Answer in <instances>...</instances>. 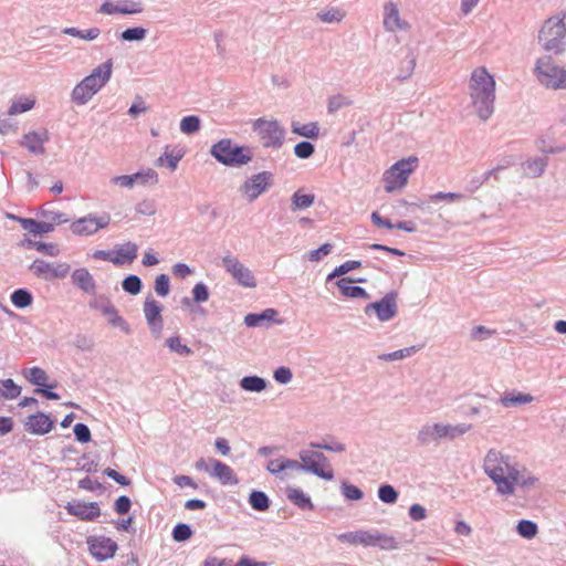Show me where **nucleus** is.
<instances>
[{
	"mask_svg": "<svg viewBox=\"0 0 566 566\" xmlns=\"http://www.w3.org/2000/svg\"><path fill=\"white\" fill-rule=\"evenodd\" d=\"M483 469L496 485V491L502 495L513 494L515 486L531 488L537 483V479L531 475L526 469L518 470L511 464L509 457L496 450H490L486 453Z\"/></svg>",
	"mask_w": 566,
	"mask_h": 566,
	"instance_id": "1",
	"label": "nucleus"
},
{
	"mask_svg": "<svg viewBox=\"0 0 566 566\" xmlns=\"http://www.w3.org/2000/svg\"><path fill=\"white\" fill-rule=\"evenodd\" d=\"M469 93L478 115L486 120L493 113L495 99V80L486 67L479 66L472 71Z\"/></svg>",
	"mask_w": 566,
	"mask_h": 566,
	"instance_id": "2",
	"label": "nucleus"
},
{
	"mask_svg": "<svg viewBox=\"0 0 566 566\" xmlns=\"http://www.w3.org/2000/svg\"><path fill=\"white\" fill-rule=\"evenodd\" d=\"M113 71L112 60H107L84 77L72 91V99L78 104H86L109 81Z\"/></svg>",
	"mask_w": 566,
	"mask_h": 566,
	"instance_id": "3",
	"label": "nucleus"
},
{
	"mask_svg": "<svg viewBox=\"0 0 566 566\" xmlns=\"http://www.w3.org/2000/svg\"><path fill=\"white\" fill-rule=\"evenodd\" d=\"M565 18L566 13L560 12L548 18L543 23L538 33V40L546 51L559 53L564 50V40L566 38Z\"/></svg>",
	"mask_w": 566,
	"mask_h": 566,
	"instance_id": "4",
	"label": "nucleus"
},
{
	"mask_svg": "<svg viewBox=\"0 0 566 566\" xmlns=\"http://www.w3.org/2000/svg\"><path fill=\"white\" fill-rule=\"evenodd\" d=\"M418 163L419 160L416 156H410L395 163L384 174L382 180L385 190L387 192H394L402 189L407 185L410 175L417 169Z\"/></svg>",
	"mask_w": 566,
	"mask_h": 566,
	"instance_id": "5",
	"label": "nucleus"
},
{
	"mask_svg": "<svg viewBox=\"0 0 566 566\" xmlns=\"http://www.w3.org/2000/svg\"><path fill=\"white\" fill-rule=\"evenodd\" d=\"M535 75L544 86L553 90H566V70L553 61L551 56L537 60Z\"/></svg>",
	"mask_w": 566,
	"mask_h": 566,
	"instance_id": "6",
	"label": "nucleus"
},
{
	"mask_svg": "<svg viewBox=\"0 0 566 566\" xmlns=\"http://www.w3.org/2000/svg\"><path fill=\"white\" fill-rule=\"evenodd\" d=\"M211 154L224 165H243L251 160L249 150L234 146L230 139H222L214 144Z\"/></svg>",
	"mask_w": 566,
	"mask_h": 566,
	"instance_id": "7",
	"label": "nucleus"
},
{
	"mask_svg": "<svg viewBox=\"0 0 566 566\" xmlns=\"http://www.w3.org/2000/svg\"><path fill=\"white\" fill-rule=\"evenodd\" d=\"M255 132L264 147L280 148L284 139V129L276 119L258 118L253 123Z\"/></svg>",
	"mask_w": 566,
	"mask_h": 566,
	"instance_id": "8",
	"label": "nucleus"
},
{
	"mask_svg": "<svg viewBox=\"0 0 566 566\" xmlns=\"http://www.w3.org/2000/svg\"><path fill=\"white\" fill-rule=\"evenodd\" d=\"M300 459L302 461V469L310 471L315 475L325 479L333 480L334 472L327 463L326 457L318 451L303 450L300 452Z\"/></svg>",
	"mask_w": 566,
	"mask_h": 566,
	"instance_id": "9",
	"label": "nucleus"
},
{
	"mask_svg": "<svg viewBox=\"0 0 566 566\" xmlns=\"http://www.w3.org/2000/svg\"><path fill=\"white\" fill-rule=\"evenodd\" d=\"M111 222V216L103 213L101 216L88 214L71 223V230L77 235H91L99 229L106 228Z\"/></svg>",
	"mask_w": 566,
	"mask_h": 566,
	"instance_id": "10",
	"label": "nucleus"
},
{
	"mask_svg": "<svg viewBox=\"0 0 566 566\" xmlns=\"http://www.w3.org/2000/svg\"><path fill=\"white\" fill-rule=\"evenodd\" d=\"M222 264L228 273L237 281L238 284L244 287H255L256 281L252 271L247 268L237 258L226 255L222 259Z\"/></svg>",
	"mask_w": 566,
	"mask_h": 566,
	"instance_id": "11",
	"label": "nucleus"
},
{
	"mask_svg": "<svg viewBox=\"0 0 566 566\" xmlns=\"http://www.w3.org/2000/svg\"><path fill=\"white\" fill-rule=\"evenodd\" d=\"M30 270L40 279L50 281L53 279H63L70 272V265L67 263H49L43 260H35L31 265Z\"/></svg>",
	"mask_w": 566,
	"mask_h": 566,
	"instance_id": "12",
	"label": "nucleus"
},
{
	"mask_svg": "<svg viewBox=\"0 0 566 566\" xmlns=\"http://www.w3.org/2000/svg\"><path fill=\"white\" fill-rule=\"evenodd\" d=\"M470 429H471V424H464V423L457 424V426L436 423L432 427L427 428L426 430H422L419 433V439L421 441H427V436H429V434L434 439H441V438L453 439V438L464 434Z\"/></svg>",
	"mask_w": 566,
	"mask_h": 566,
	"instance_id": "13",
	"label": "nucleus"
},
{
	"mask_svg": "<svg viewBox=\"0 0 566 566\" xmlns=\"http://www.w3.org/2000/svg\"><path fill=\"white\" fill-rule=\"evenodd\" d=\"M271 180L272 175L270 172H259L242 185L241 191L249 201H253L271 186Z\"/></svg>",
	"mask_w": 566,
	"mask_h": 566,
	"instance_id": "14",
	"label": "nucleus"
},
{
	"mask_svg": "<svg viewBox=\"0 0 566 566\" xmlns=\"http://www.w3.org/2000/svg\"><path fill=\"white\" fill-rule=\"evenodd\" d=\"M87 545L90 553L97 560L112 558L117 551V544L105 536H91L87 538Z\"/></svg>",
	"mask_w": 566,
	"mask_h": 566,
	"instance_id": "15",
	"label": "nucleus"
},
{
	"mask_svg": "<svg viewBox=\"0 0 566 566\" xmlns=\"http://www.w3.org/2000/svg\"><path fill=\"white\" fill-rule=\"evenodd\" d=\"M142 11L140 3L128 0H107L99 8L103 14H136Z\"/></svg>",
	"mask_w": 566,
	"mask_h": 566,
	"instance_id": "16",
	"label": "nucleus"
},
{
	"mask_svg": "<svg viewBox=\"0 0 566 566\" xmlns=\"http://www.w3.org/2000/svg\"><path fill=\"white\" fill-rule=\"evenodd\" d=\"M69 514L78 517L82 521H93L101 515L97 503H83L80 501L69 502L65 506Z\"/></svg>",
	"mask_w": 566,
	"mask_h": 566,
	"instance_id": "17",
	"label": "nucleus"
},
{
	"mask_svg": "<svg viewBox=\"0 0 566 566\" xmlns=\"http://www.w3.org/2000/svg\"><path fill=\"white\" fill-rule=\"evenodd\" d=\"M161 305L156 300H146L144 314L150 331L159 337L163 331Z\"/></svg>",
	"mask_w": 566,
	"mask_h": 566,
	"instance_id": "18",
	"label": "nucleus"
},
{
	"mask_svg": "<svg viewBox=\"0 0 566 566\" xmlns=\"http://www.w3.org/2000/svg\"><path fill=\"white\" fill-rule=\"evenodd\" d=\"M384 27L387 31L396 32L409 28L408 22L402 20L396 3L388 2L384 8Z\"/></svg>",
	"mask_w": 566,
	"mask_h": 566,
	"instance_id": "19",
	"label": "nucleus"
},
{
	"mask_svg": "<svg viewBox=\"0 0 566 566\" xmlns=\"http://www.w3.org/2000/svg\"><path fill=\"white\" fill-rule=\"evenodd\" d=\"M53 428L51 418L42 412L31 415L25 422V430L32 434L42 436L50 432Z\"/></svg>",
	"mask_w": 566,
	"mask_h": 566,
	"instance_id": "20",
	"label": "nucleus"
},
{
	"mask_svg": "<svg viewBox=\"0 0 566 566\" xmlns=\"http://www.w3.org/2000/svg\"><path fill=\"white\" fill-rule=\"evenodd\" d=\"M209 462L212 467L210 474L218 479L221 484L227 485L238 483V479L229 465L217 459H209Z\"/></svg>",
	"mask_w": 566,
	"mask_h": 566,
	"instance_id": "21",
	"label": "nucleus"
},
{
	"mask_svg": "<svg viewBox=\"0 0 566 566\" xmlns=\"http://www.w3.org/2000/svg\"><path fill=\"white\" fill-rule=\"evenodd\" d=\"M138 247L133 242H126L114 250L113 264L123 265L132 263L137 258Z\"/></svg>",
	"mask_w": 566,
	"mask_h": 566,
	"instance_id": "22",
	"label": "nucleus"
},
{
	"mask_svg": "<svg viewBox=\"0 0 566 566\" xmlns=\"http://www.w3.org/2000/svg\"><path fill=\"white\" fill-rule=\"evenodd\" d=\"M373 307L380 321H388L396 314V301L392 296H385L380 302L368 305L367 310Z\"/></svg>",
	"mask_w": 566,
	"mask_h": 566,
	"instance_id": "23",
	"label": "nucleus"
},
{
	"mask_svg": "<svg viewBox=\"0 0 566 566\" xmlns=\"http://www.w3.org/2000/svg\"><path fill=\"white\" fill-rule=\"evenodd\" d=\"M371 534L373 532L369 531H354V532H346L343 534H339L337 536L338 541L342 543H346L349 545H363V546H371Z\"/></svg>",
	"mask_w": 566,
	"mask_h": 566,
	"instance_id": "24",
	"label": "nucleus"
},
{
	"mask_svg": "<svg viewBox=\"0 0 566 566\" xmlns=\"http://www.w3.org/2000/svg\"><path fill=\"white\" fill-rule=\"evenodd\" d=\"M11 219L17 220L24 230H29L32 233L41 234L53 230V226L48 222H39L30 218H20L15 216H9Z\"/></svg>",
	"mask_w": 566,
	"mask_h": 566,
	"instance_id": "25",
	"label": "nucleus"
},
{
	"mask_svg": "<svg viewBox=\"0 0 566 566\" xmlns=\"http://www.w3.org/2000/svg\"><path fill=\"white\" fill-rule=\"evenodd\" d=\"M337 286L340 290V293L345 297H352V298H368L367 292L357 285L353 284V280L350 279H340L337 282Z\"/></svg>",
	"mask_w": 566,
	"mask_h": 566,
	"instance_id": "26",
	"label": "nucleus"
},
{
	"mask_svg": "<svg viewBox=\"0 0 566 566\" xmlns=\"http://www.w3.org/2000/svg\"><path fill=\"white\" fill-rule=\"evenodd\" d=\"M73 283L84 292H93L95 282L86 269H77L72 274Z\"/></svg>",
	"mask_w": 566,
	"mask_h": 566,
	"instance_id": "27",
	"label": "nucleus"
},
{
	"mask_svg": "<svg viewBox=\"0 0 566 566\" xmlns=\"http://www.w3.org/2000/svg\"><path fill=\"white\" fill-rule=\"evenodd\" d=\"M287 499L297 507L302 510H313V503L308 495H306L301 489L287 488Z\"/></svg>",
	"mask_w": 566,
	"mask_h": 566,
	"instance_id": "28",
	"label": "nucleus"
},
{
	"mask_svg": "<svg viewBox=\"0 0 566 566\" xmlns=\"http://www.w3.org/2000/svg\"><path fill=\"white\" fill-rule=\"evenodd\" d=\"M371 543L373 547H379L385 551H394L398 548V542L394 536L380 532H373Z\"/></svg>",
	"mask_w": 566,
	"mask_h": 566,
	"instance_id": "29",
	"label": "nucleus"
},
{
	"mask_svg": "<svg viewBox=\"0 0 566 566\" xmlns=\"http://www.w3.org/2000/svg\"><path fill=\"white\" fill-rule=\"evenodd\" d=\"M45 139H46L45 134L40 135L38 133L32 132V133L24 135L22 145L32 153H43L44 151L43 144H44Z\"/></svg>",
	"mask_w": 566,
	"mask_h": 566,
	"instance_id": "30",
	"label": "nucleus"
},
{
	"mask_svg": "<svg viewBox=\"0 0 566 566\" xmlns=\"http://www.w3.org/2000/svg\"><path fill=\"white\" fill-rule=\"evenodd\" d=\"M292 132L298 136L314 139L319 135V127L314 122L306 124L293 123Z\"/></svg>",
	"mask_w": 566,
	"mask_h": 566,
	"instance_id": "31",
	"label": "nucleus"
},
{
	"mask_svg": "<svg viewBox=\"0 0 566 566\" xmlns=\"http://www.w3.org/2000/svg\"><path fill=\"white\" fill-rule=\"evenodd\" d=\"M371 220H373L374 224H376L377 227H384L389 230L392 228H397V229H400V230H403L407 232H413L416 230L415 224L411 222H398L397 224L394 226L389 220L382 219L378 214V212H373Z\"/></svg>",
	"mask_w": 566,
	"mask_h": 566,
	"instance_id": "32",
	"label": "nucleus"
},
{
	"mask_svg": "<svg viewBox=\"0 0 566 566\" xmlns=\"http://www.w3.org/2000/svg\"><path fill=\"white\" fill-rule=\"evenodd\" d=\"M346 13L339 8H327L317 13L319 21L324 23H337L345 18Z\"/></svg>",
	"mask_w": 566,
	"mask_h": 566,
	"instance_id": "33",
	"label": "nucleus"
},
{
	"mask_svg": "<svg viewBox=\"0 0 566 566\" xmlns=\"http://www.w3.org/2000/svg\"><path fill=\"white\" fill-rule=\"evenodd\" d=\"M532 401H533V397L531 395L522 394V392L506 394L501 398V403L504 407H511V406H515V405H524V403H530Z\"/></svg>",
	"mask_w": 566,
	"mask_h": 566,
	"instance_id": "34",
	"label": "nucleus"
},
{
	"mask_svg": "<svg viewBox=\"0 0 566 566\" xmlns=\"http://www.w3.org/2000/svg\"><path fill=\"white\" fill-rule=\"evenodd\" d=\"M276 315V311L273 308H268L261 314H248L244 317V323L249 327H255L261 325L263 321H271Z\"/></svg>",
	"mask_w": 566,
	"mask_h": 566,
	"instance_id": "35",
	"label": "nucleus"
},
{
	"mask_svg": "<svg viewBox=\"0 0 566 566\" xmlns=\"http://www.w3.org/2000/svg\"><path fill=\"white\" fill-rule=\"evenodd\" d=\"M63 33L71 35V36L80 38V39H83L86 41H93L99 36L101 30L98 28H91V29L82 31L76 28H65L63 30Z\"/></svg>",
	"mask_w": 566,
	"mask_h": 566,
	"instance_id": "36",
	"label": "nucleus"
},
{
	"mask_svg": "<svg viewBox=\"0 0 566 566\" xmlns=\"http://www.w3.org/2000/svg\"><path fill=\"white\" fill-rule=\"evenodd\" d=\"M314 195L303 193L301 190L292 196V209H306L314 203Z\"/></svg>",
	"mask_w": 566,
	"mask_h": 566,
	"instance_id": "37",
	"label": "nucleus"
},
{
	"mask_svg": "<svg viewBox=\"0 0 566 566\" xmlns=\"http://www.w3.org/2000/svg\"><path fill=\"white\" fill-rule=\"evenodd\" d=\"M32 295L29 291L24 289L15 290L11 294V302L13 305L18 308H24L31 305L32 303Z\"/></svg>",
	"mask_w": 566,
	"mask_h": 566,
	"instance_id": "38",
	"label": "nucleus"
},
{
	"mask_svg": "<svg viewBox=\"0 0 566 566\" xmlns=\"http://www.w3.org/2000/svg\"><path fill=\"white\" fill-rule=\"evenodd\" d=\"M28 380L32 382L33 385L41 386V387H48V375L46 373L40 368V367H33L28 370V375H25ZM54 386L50 385L49 388H53Z\"/></svg>",
	"mask_w": 566,
	"mask_h": 566,
	"instance_id": "39",
	"label": "nucleus"
},
{
	"mask_svg": "<svg viewBox=\"0 0 566 566\" xmlns=\"http://www.w3.org/2000/svg\"><path fill=\"white\" fill-rule=\"evenodd\" d=\"M35 99L33 97H23L20 101H15L11 104L8 114L18 115L28 112L34 107Z\"/></svg>",
	"mask_w": 566,
	"mask_h": 566,
	"instance_id": "40",
	"label": "nucleus"
},
{
	"mask_svg": "<svg viewBox=\"0 0 566 566\" xmlns=\"http://www.w3.org/2000/svg\"><path fill=\"white\" fill-rule=\"evenodd\" d=\"M241 387L247 391L259 392L265 388V381L258 376H248L242 378Z\"/></svg>",
	"mask_w": 566,
	"mask_h": 566,
	"instance_id": "41",
	"label": "nucleus"
},
{
	"mask_svg": "<svg viewBox=\"0 0 566 566\" xmlns=\"http://www.w3.org/2000/svg\"><path fill=\"white\" fill-rule=\"evenodd\" d=\"M250 505L256 511H265L269 509V499L261 491H253L249 497Z\"/></svg>",
	"mask_w": 566,
	"mask_h": 566,
	"instance_id": "42",
	"label": "nucleus"
},
{
	"mask_svg": "<svg viewBox=\"0 0 566 566\" xmlns=\"http://www.w3.org/2000/svg\"><path fill=\"white\" fill-rule=\"evenodd\" d=\"M1 385L0 396L6 399H14L21 394V388L12 379L2 380Z\"/></svg>",
	"mask_w": 566,
	"mask_h": 566,
	"instance_id": "43",
	"label": "nucleus"
},
{
	"mask_svg": "<svg viewBox=\"0 0 566 566\" xmlns=\"http://www.w3.org/2000/svg\"><path fill=\"white\" fill-rule=\"evenodd\" d=\"M199 128H200V119L198 116H195V115L186 116L180 122V130L184 134H188V135L193 134V133L198 132Z\"/></svg>",
	"mask_w": 566,
	"mask_h": 566,
	"instance_id": "44",
	"label": "nucleus"
},
{
	"mask_svg": "<svg viewBox=\"0 0 566 566\" xmlns=\"http://www.w3.org/2000/svg\"><path fill=\"white\" fill-rule=\"evenodd\" d=\"M378 497L387 504H394L398 500V492L389 484L381 485L378 489Z\"/></svg>",
	"mask_w": 566,
	"mask_h": 566,
	"instance_id": "45",
	"label": "nucleus"
},
{
	"mask_svg": "<svg viewBox=\"0 0 566 566\" xmlns=\"http://www.w3.org/2000/svg\"><path fill=\"white\" fill-rule=\"evenodd\" d=\"M167 345L171 352H175L181 356H189L192 353V350L187 345L181 343L178 336L169 337L167 339Z\"/></svg>",
	"mask_w": 566,
	"mask_h": 566,
	"instance_id": "46",
	"label": "nucleus"
},
{
	"mask_svg": "<svg viewBox=\"0 0 566 566\" xmlns=\"http://www.w3.org/2000/svg\"><path fill=\"white\" fill-rule=\"evenodd\" d=\"M123 289L133 295H136L142 290V281L137 275H129L123 281Z\"/></svg>",
	"mask_w": 566,
	"mask_h": 566,
	"instance_id": "47",
	"label": "nucleus"
},
{
	"mask_svg": "<svg viewBox=\"0 0 566 566\" xmlns=\"http://www.w3.org/2000/svg\"><path fill=\"white\" fill-rule=\"evenodd\" d=\"M517 532L525 538H533L537 534V525L531 521L523 520L517 525Z\"/></svg>",
	"mask_w": 566,
	"mask_h": 566,
	"instance_id": "48",
	"label": "nucleus"
},
{
	"mask_svg": "<svg viewBox=\"0 0 566 566\" xmlns=\"http://www.w3.org/2000/svg\"><path fill=\"white\" fill-rule=\"evenodd\" d=\"M418 350H419V347L411 346V347L399 349V350H396V352H392V353H389V354H385V355L381 356V358L385 359V360L403 359V358L409 357L412 354L417 353Z\"/></svg>",
	"mask_w": 566,
	"mask_h": 566,
	"instance_id": "49",
	"label": "nucleus"
},
{
	"mask_svg": "<svg viewBox=\"0 0 566 566\" xmlns=\"http://www.w3.org/2000/svg\"><path fill=\"white\" fill-rule=\"evenodd\" d=\"M147 30L142 27L126 29L122 33V39L125 41H140L145 39Z\"/></svg>",
	"mask_w": 566,
	"mask_h": 566,
	"instance_id": "50",
	"label": "nucleus"
},
{
	"mask_svg": "<svg viewBox=\"0 0 566 566\" xmlns=\"http://www.w3.org/2000/svg\"><path fill=\"white\" fill-rule=\"evenodd\" d=\"M136 184L147 185L157 184L158 175L154 169H147L146 171H139L135 174Z\"/></svg>",
	"mask_w": 566,
	"mask_h": 566,
	"instance_id": "51",
	"label": "nucleus"
},
{
	"mask_svg": "<svg viewBox=\"0 0 566 566\" xmlns=\"http://www.w3.org/2000/svg\"><path fill=\"white\" fill-rule=\"evenodd\" d=\"M192 535L191 528L187 524H178L175 526L172 531V538L176 542H185L189 539Z\"/></svg>",
	"mask_w": 566,
	"mask_h": 566,
	"instance_id": "52",
	"label": "nucleus"
},
{
	"mask_svg": "<svg viewBox=\"0 0 566 566\" xmlns=\"http://www.w3.org/2000/svg\"><path fill=\"white\" fill-rule=\"evenodd\" d=\"M181 157V155H174L171 153L165 151L157 159V166H164L165 164H167L171 170H175Z\"/></svg>",
	"mask_w": 566,
	"mask_h": 566,
	"instance_id": "53",
	"label": "nucleus"
},
{
	"mask_svg": "<svg viewBox=\"0 0 566 566\" xmlns=\"http://www.w3.org/2000/svg\"><path fill=\"white\" fill-rule=\"evenodd\" d=\"M294 154L302 159L308 158L314 154V146L308 142H301L295 145Z\"/></svg>",
	"mask_w": 566,
	"mask_h": 566,
	"instance_id": "54",
	"label": "nucleus"
},
{
	"mask_svg": "<svg viewBox=\"0 0 566 566\" xmlns=\"http://www.w3.org/2000/svg\"><path fill=\"white\" fill-rule=\"evenodd\" d=\"M343 495L352 501H359L363 499V492L356 485L344 483L342 486Z\"/></svg>",
	"mask_w": 566,
	"mask_h": 566,
	"instance_id": "55",
	"label": "nucleus"
},
{
	"mask_svg": "<svg viewBox=\"0 0 566 566\" xmlns=\"http://www.w3.org/2000/svg\"><path fill=\"white\" fill-rule=\"evenodd\" d=\"M169 277L166 274H160L155 281V291L160 296H166L169 293Z\"/></svg>",
	"mask_w": 566,
	"mask_h": 566,
	"instance_id": "56",
	"label": "nucleus"
},
{
	"mask_svg": "<svg viewBox=\"0 0 566 566\" xmlns=\"http://www.w3.org/2000/svg\"><path fill=\"white\" fill-rule=\"evenodd\" d=\"M74 434L76 437V440L81 443H87L91 441V431L88 427L84 423H76L74 426Z\"/></svg>",
	"mask_w": 566,
	"mask_h": 566,
	"instance_id": "57",
	"label": "nucleus"
},
{
	"mask_svg": "<svg viewBox=\"0 0 566 566\" xmlns=\"http://www.w3.org/2000/svg\"><path fill=\"white\" fill-rule=\"evenodd\" d=\"M32 245L40 252L45 253L50 256H56L60 253V249L55 243L34 242Z\"/></svg>",
	"mask_w": 566,
	"mask_h": 566,
	"instance_id": "58",
	"label": "nucleus"
},
{
	"mask_svg": "<svg viewBox=\"0 0 566 566\" xmlns=\"http://www.w3.org/2000/svg\"><path fill=\"white\" fill-rule=\"evenodd\" d=\"M359 266H360L359 261H347V262L340 264L338 268H336L335 271L328 276V279L346 274L349 271L357 269Z\"/></svg>",
	"mask_w": 566,
	"mask_h": 566,
	"instance_id": "59",
	"label": "nucleus"
},
{
	"mask_svg": "<svg viewBox=\"0 0 566 566\" xmlns=\"http://www.w3.org/2000/svg\"><path fill=\"white\" fill-rule=\"evenodd\" d=\"M544 166H545V164L543 163L542 159H536L533 161H528L526 164L525 170L530 176L536 177L543 172Z\"/></svg>",
	"mask_w": 566,
	"mask_h": 566,
	"instance_id": "60",
	"label": "nucleus"
},
{
	"mask_svg": "<svg viewBox=\"0 0 566 566\" xmlns=\"http://www.w3.org/2000/svg\"><path fill=\"white\" fill-rule=\"evenodd\" d=\"M192 295L196 302L201 303L206 302L209 297V292L207 286L203 283H198L195 285L192 290Z\"/></svg>",
	"mask_w": 566,
	"mask_h": 566,
	"instance_id": "61",
	"label": "nucleus"
},
{
	"mask_svg": "<svg viewBox=\"0 0 566 566\" xmlns=\"http://www.w3.org/2000/svg\"><path fill=\"white\" fill-rule=\"evenodd\" d=\"M348 104L349 102L347 101V98L342 95L332 96L328 99V112L334 113Z\"/></svg>",
	"mask_w": 566,
	"mask_h": 566,
	"instance_id": "62",
	"label": "nucleus"
},
{
	"mask_svg": "<svg viewBox=\"0 0 566 566\" xmlns=\"http://www.w3.org/2000/svg\"><path fill=\"white\" fill-rule=\"evenodd\" d=\"M409 516L412 521H422L427 517V511L420 504H412L409 509Z\"/></svg>",
	"mask_w": 566,
	"mask_h": 566,
	"instance_id": "63",
	"label": "nucleus"
},
{
	"mask_svg": "<svg viewBox=\"0 0 566 566\" xmlns=\"http://www.w3.org/2000/svg\"><path fill=\"white\" fill-rule=\"evenodd\" d=\"M203 566H233L232 560L209 556L205 559Z\"/></svg>",
	"mask_w": 566,
	"mask_h": 566,
	"instance_id": "64",
	"label": "nucleus"
}]
</instances>
